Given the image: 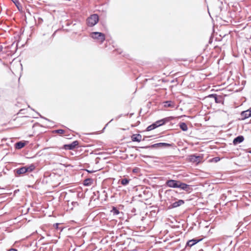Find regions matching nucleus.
Listing matches in <instances>:
<instances>
[{
    "instance_id": "nucleus-1",
    "label": "nucleus",
    "mask_w": 251,
    "mask_h": 251,
    "mask_svg": "<svg viewBox=\"0 0 251 251\" xmlns=\"http://www.w3.org/2000/svg\"><path fill=\"white\" fill-rule=\"evenodd\" d=\"M167 186L177 188H187V185L179 181L169 180L166 182Z\"/></svg>"
},
{
    "instance_id": "nucleus-2",
    "label": "nucleus",
    "mask_w": 251,
    "mask_h": 251,
    "mask_svg": "<svg viewBox=\"0 0 251 251\" xmlns=\"http://www.w3.org/2000/svg\"><path fill=\"white\" fill-rule=\"evenodd\" d=\"M90 36L100 44H102L105 39L104 34L99 32H93L90 33Z\"/></svg>"
},
{
    "instance_id": "nucleus-3",
    "label": "nucleus",
    "mask_w": 251,
    "mask_h": 251,
    "mask_svg": "<svg viewBox=\"0 0 251 251\" xmlns=\"http://www.w3.org/2000/svg\"><path fill=\"white\" fill-rule=\"evenodd\" d=\"M99 18L97 14H94L91 15L87 19V24L89 26H93L99 22Z\"/></svg>"
},
{
    "instance_id": "nucleus-4",
    "label": "nucleus",
    "mask_w": 251,
    "mask_h": 251,
    "mask_svg": "<svg viewBox=\"0 0 251 251\" xmlns=\"http://www.w3.org/2000/svg\"><path fill=\"white\" fill-rule=\"evenodd\" d=\"M78 145L77 141H75L70 144L65 145V149L66 150H72L74 149Z\"/></svg>"
},
{
    "instance_id": "nucleus-5",
    "label": "nucleus",
    "mask_w": 251,
    "mask_h": 251,
    "mask_svg": "<svg viewBox=\"0 0 251 251\" xmlns=\"http://www.w3.org/2000/svg\"><path fill=\"white\" fill-rule=\"evenodd\" d=\"M240 115H241V119L242 120H244L251 117V116L250 114V112H249L248 110L242 111Z\"/></svg>"
},
{
    "instance_id": "nucleus-6",
    "label": "nucleus",
    "mask_w": 251,
    "mask_h": 251,
    "mask_svg": "<svg viewBox=\"0 0 251 251\" xmlns=\"http://www.w3.org/2000/svg\"><path fill=\"white\" fill-rule=\"evenodd\" d=\"M171 145L168 143H159L152 145L151 147L153 148H159V147H171Z\"/></svg>"
},
{
    "instance_id": "nucleus-7",
    "label": "nucleus",
    "mask_w": 251,
    "mask_h": 251,
    "mask_svg": "<svg viewBox=\"0 0 251 251\" xmlns=\"http://www.w3.org/2000/svg\"><path fill=\"white\" fill-rule=\"evenodd\" d=\"M169 120L168 118H164L160 120H158L154 123L156 127L164 125L166 122H168Z\"/></svg>"
},
{
    "instance_id": "nucleus-8",
    "label": "nucleus",
    "mask_w": 251,
    "mask_h": 251,
    "mask_svg": "<svg viewBox=\"0 0 251 251\" xmlns=\"http://www.w3.org/2000/svg\"><path fill=\"white\" fill-rule=\"evenodd\" d=\"M164 107H170L172 108L175 107V103L172 101H166L163 102Z\"/></svg>"
},
{
    "instance_id": "nucleus-9",
    "label": "nucleus",
    "mask_w": 251,
    "mask_h": 251,
    "mask_svg": "<svg viewBox=\"0 0 251 251\" xmlns=\"http://www.w3.org/2000/svg\"><path fill=\"white\" fill-rule=\"evenodd\" d=\"M244 137L243 136H238L233 140V143L234 145L241 143L244 141Z\"/></svg>"
},
{
    "instance_id": "nucleus-10",
    "label": "nucleus",
    "mask_w": 251,
    "mask_h": 251,
    "mask_svg": "<svg viewBox=\"0 0 251 251\" xmlns=\"http://www.w3.org/2000/svg\"><path fill=\"white\" fill-rule=\"evenodd\" d=\"M184 203V201L182 200H179L176 201L172 204L170 206V208H175L179 206L182 205Z\"/></svg>"
},
{
    "instance_id": "nucleus-11",
    "label": "nucleus",
    "mask_w": 251,
    "mask_h": 251,
    "mask_svg": "<svg viewBox=\"0 0 251 251\" xmlns=\"http://www.w3.org/2000/svg\"><path fill=\"white\" fill-rule=\"evenodd\" d=\"M132 140L133 141H136L138 142H139L142 140V136L138 134H133L132 137Z\"/></svg>"
},
{
    "instance_id": "nucleus-12",
    "label": "nucleus",
    "mask_w": 251,
    "mask_h": 251,
    "mask_svg": "<svg viewBox=\"0 0 251 251\" xmlns=\"http://www.w3.org/2000/svg\"><path fill=\"white\" fill-rule=\"evenodd\" d=\"M27 172L26 166L22 167L19 169H17L16 172L18 174H23Z\"/></svg>"
},
{
    "instance_id": "nucleus-13",
    "label": "nucleus",
    "mask_w": 251,
    "mask_h": 251,
    "mask_svg": "<svg viewBox=\"0 0 251 251\" xmlns=\"http://www.w3.org/2000/svg\"><path fill=\"white\" fill-rule=\"evenodd\" d=\"M25 144L22 141L18 142L15 144V148L17 149H21L25 147Z\"/></svg>"
},
{
    "instance_id": "nucleus-14",
    "label": "nucleus",
    "mask_w": 251,
    "mask_h": 251,
    "mask_svg": "<svg viewBox=\"0 0 251 251\" xmlns=\"http://www.w3.org/2000/svg\"><path fill=\"white\" fill-rule=\"evenodd\" d=\"M179 127L181 128V129L184 131H186L188 130L187 126L185 123H180Z\"/></svg>"
},
{
    "instance_id": "nucleus-15",
    "label": "nucleus",
    "mask_w": 251,
    "mask_h": 251,
    "mask_svg": "<svg viewBox=\"0 0 251 251\" xmlns=\"http://www.w3.org/2000/svg\"><path fill=\"white\" fill-rule=\"evenodd\" d=\"M200 240H197L196 239L191 240L187 242V244L188 246L192 247V246L197 243Z\"/></svg>"
},
{
    "instance_id": "nucleus-16",
    "label": "nucleus",
    "mask_w": 251,
    "mask_h": 251,
    "mask_svg": "<svg viewBox=\"0 0 251 251\" xmlns=\"http://www.w3.org/2000/svg\"><path fill=\"white\" fill-rule=\"evenodd\" d=\"M92 182V179L90 178H87L84 181L83 184L85 186H89Z\"/></svg>"
},
{
    "instance_id": "nucleus-17",
    "label": "nucleus",
    "mask_w": 251,
    "mask_h": 251,
    "mask_svg": "<svg viewBox=\"0 0 251 251\" xmlns=\"http://www.w3.org/2000/svg\"><path fill=\"white\" fill-rule=\"evenodd\" d=\"M156 128V126H155V125L154 124V123L152 124V125L149 126H148V127L147 128V131H151L154 128Z\"/></svg>"
},
{
    "instance_id": "nucleus-18",
    "label": "nucleus",
    "mask_w": 251,
    "mask_h": 251,
    "mask_svg": "<svg viewBox=\"0 0 251 251\" xmlns=\"http://www.w3.org/2000/svg\"><path fill=\"white\" fill-rule=\"evenodd\" d=\"M200 157L196 155H192L191 156V159L192 161H193L194 162H197L199 161L200 160Z\"/></svg>"
},
{
    "instance_id": "nucleus-19",
    "label": "nucleus",
    "mask_w": 251,
    "mask_h": 251,
    "mask_svg": "<svg viewBox=\"0 0 251 251\" xmlns=\"http://www.w3.org/2000/svg\"><path fill=\"white\" fill-rule=\"evenodd\" d=\"M53 132L58 133L60 134H62L64 133L65 131L63 129H59L55 130L54 131H53Z\"/></svg>"
},
{
    "instance_id": "nucleus-20",
    "label": "nucleus",
    "mask_w": 251,
    "mask_h": 251,
    "mask_svg": "<svg viewBox=\"0 0 251 251\" xmlns=\"http://www.w3.org/2000/svg\"><path fill=\"white\" fill-rule=\"evenodd\" d=\"M35 168V167L33 165H31L30 166L28 167H26V169L27 170V172H31Z\"/></svg>"
},
{
    "instance_id": "nucleus-21",
    "label": "nucleus",
    "mask_w": 251,
    "mask_h": 251,
    "mask_svg": "<svg viewBox=\"0 0 251 251\" xmlns=\"http://www.w3.org/2000/svg\"><path fill=\"white\" fill-rule=\"evenodd\" d=\"M129 180L126 178H124L121 180V183L124 185L127 184Z\"/></svg>"
},
{
    "instance_id": "nucleus-22",
    "label": "nucleus",
    "mask_w": 251,
    "mask_h": 251,
    "mask_svg": "<svg viewBox=\"0 0 251 251\" xmlns=\"http://www.w3.org/2000/svg\"><path fill=\"white\" fill-rule=\"evenodd\" d=\"M112 212H113L114 214H116V215H117L119 213V211L115 207L113 208Z\"/></svg>"
},
{
    "instance_id": "nucleus-23",
    "label": "nucleus",
    "mask_w": 251,
    "mask_h": 251,
    "mask_svg": "<svg viewBox=\"0 0 251 251\" xmlns=\"http://www.w3.org/2000/svg\"><path fill=\"white\" fill-rule=\"evenodd\" d=\"M209 97H214L215 100V101H216V102H217V97H216V95H210L209 96Z\"/></svg>"
},
{
    "instance_id": "nucleus-24",
    "label": "nucleus",
    "mask_w": 251,
    "mask_h": 251,
    "mask_svg": "<svg viewBox=\"0 0 251 251\" xmlns=\"http://www.w3.org/2000/svg\"><path fill=\"white\" fill-rule=\"evenodd\" d=\"M138 170V168H134L133 170V172L134 173H136V172H137Z\"/></svg>"
},
{
    "instance_id": "nucleus-25",
    "label": "nucleus",
    "mask_w": 251,
    "mask_h": 251,
    "mask_svg": "<svg viewBox=\"0 0 251 251\" xmlns=\"http://www.w3.org/2000/svg\"><path fill=\"white\" fill-rule=\"evenodd\" d=\"M3 48L2 46L0 45V52L2 50Z\"/></svg>"
},
{
    "instance_id": "nucleus-26",
    "label": "nucleus",
    "mask_w": 251,
    "mask_h": 251,
    "mask_svg": "<svg viewBox=\"0 0 251 251\" xmlns=\"http://www.w3.org/2000/svg\"><path fill=\"white\" fill-rule=\"evenodd\" d=\"M9 251H17V250L15 249H12L10 250Z\"/></svg>"
},
{
    "instance_id": "nucleus-27",
    "label": "nucleus",
    "mask_w": 251,
    "mask_h": 251,
    "mask_svg": "<svg viewBox=\"0 0 251 251\" xmlns=\"http://www.w3.org/2000/svg\"><path fill=\"white\" fill-rule=\"evenodd\" d=\"M249 152L251 153V150Z\"/></svg>"
}]
</instances>
